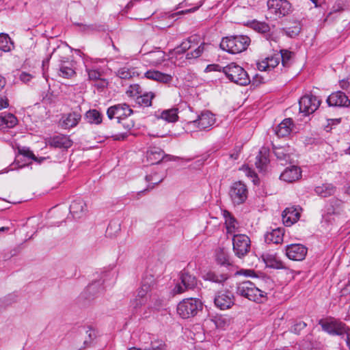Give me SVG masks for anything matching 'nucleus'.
I'll use <instances>...</instances> for the list:
<instances>
[{"label":"nucleus","mask_w":350,"mask_h":350,"mask_svg":"<svg viewBox=\"0 0 350 350\" xmlns=\"http://www.w3.org/2000/svg\"><path fill=\"white\" fill-rule=\"evenodd\" d=\"M206 69L216 71L222 70L230 81L240 85H248L251 81L247 72L235 63H231L224 67H221L217 64L209 65Z\"/></svg>","instance_id":"f257e3e1"},{"label":"nucleus","mask_w":350,"mask_h":350,"mask_svg":"<svg viewBox=\"0 0 350 350\" xmlns=\"http://www.w3.org/2000/svg\"><path fill=\"white\" fill-rule=\"evenodd\" d=\"M250 43V38L245 35L227 36L222 39L220 48L229 53L238 54L247 50Z\"/></svg>","instance_id":"f03ea898"},{"label":"nucleus","mask_w":350,"mask_h":350,"mask_svg":"<svg viewBox=\"0 0 350 350\" xmlns=\"http://www.w3.org/2000/svg\"><path fill=\"white\" fill-rule=\"evenodd\" d=\"M236 293L238 295L256 303H263L267 299V293L249 280L239 283Z\"/></svg>","instance_id":"7ed1b4c3"},{"label":"nucleus","mask_w":350,"mask_h":350,"mask_svg":"<svg viewBox=\"0 0 350 350\" xmlns=\"http://www.w3.org/2000/svg\"><path fill=\"white\" fill-rule=\"evenodd\" d=\"M268 18L277 20L288 15L292 12V5L287 0H269L267 1Z\"/></svg>","instance_id":"20e7f679"},{"label":"nucleus","mask_w":350,"mask_h":350,"mask_svg":"<svg viewBox=\"0 0 350 350\" xmlns=\"http://www.w3.org/2000/svg\"><path fill=\"white\" fill-rule=\"evenodd\" d=\"M202 309V303L196 298L183 299L177 306V312L183 319L196 316Z\"/></svg>","instance_id":"39448f33"},{"label":"nucleus","mask_w":350,"mask_h":350,"mask_svg":"<svg viewBox=\"0 0 350 350\" xmlns=\"http://www.w3.org/2000/svg\"><path fill=\"white\" fill-rule=\"evenodd\" d=\"M64 50H66V47H57L53 49L51 55L59 57L60 64L59 65V77L66 79H71L76 75L75 70L74 62L69 61L68 57H62L60 55L62 53Z\"/></svg>","instance_id":"423d86ee"},{"label":"nucleus","mask_w":350,"mask_h":350,"mask_svg":"<svg viewBox=\"0 0 350 350\" xmlns=\"http://www.w3.org/2000/svg\"><path fill=\"white\" fill-rule=\"evenodd\" d=\"M319 325L324 332L332 336H344L349 330L345 323L334 319H321Z\"/></svg>","instance_id":"0eeeda50"},{"label":"nucleus","mask_w":350,"mask_h":350,"mask_svg":"<svg viewBox=\"0 0 350 350\" xmlns=\"http://www.w3.org/2000/svg\"><path fill=\"white\" fill-rule=\"evenodd\" d=\"M251 241L245 234H234L232 237V250L234 254L241 258L250 250Z\"/></svg>","instance_id":"6e6552de"},{"label":"nucleus","mask_w":350,"mask_h":350,"mask_svg":"<svg viewBox=\"0 0 350 350\" xmlns=\"http://www.w3.org/2000/svg\"><path fill=\"white\" fill-rule=\"evenodd\" d=\"M247 186L241 181L232 183L229 190V196L234 205L243 204L247 198Z\"/></svg>","instance_id":"1a4fd4ad"},{"label":"nucleus","mask_w":350,"mask_h":350,"mask_svg":"<svg viewBox=\"0 0 350 350\" xmlns=\"http://www.w3.org/2000/svg\"><path fill=\"white\" fill-rule=\"evenodd\" d=\"M180 283H177L173 289V294H180L187 289L194 288L197 285L196 278L183 270L180 275Z\"/></svg>","instance_id":"9d476101"},{"label":"nucleus","mask_w":350,"mask_h":350,"mask_svg":"<svg viewBox=\"0 0 350 350\" xmlns=\"http://www.w3.org/2000/svg\"><path fill=\"white\" fill-rule=\"evenodd\" d=\"M321 104L320 100L312 94L303 96L299 100V111L305 116L314 113Z\"/></svg>","instance_id":"9b49d317"},{"label":"nucleus","mask_w":350,"mask_h":350,"mask_svg":"<svg viewBox=\"0 0 350 350\" xmlns=\"http://www.w3.org/2000/svg\"><path fill=\"white\" fill-rule=\"evenodd\" d=\"M234 301L233 293L228 290L218 291L214 298L215 306L221 310L230 308L234 304Z\"/></svg>","instance_id":"f8f14e48"},{"label":"nucleus","mask_w":350,"mask_h":350,"mask_svg":"<svg viewBox=\"0 0 350 350\" xmlns=\"http://www.w3.org/2000/svg\"><path fill=\"white\" fill-rule=\"evenodd\" d=\"M133 113V110L126 103L115 105L108 108L107 115L111 120L116 118L118 123H121L122 120H124L128 116Z\"/></svg>","instance_id":"ddd939ff"},{"label":"nucleus","mask_w":350,"mask_h":350,"mask_svg":"<svg viewBox=\"0 0 350 350\" xmlns=\"http://www.w3.org/2000/svg\"><path fill=\"white\" fill-rule=\"evenodd\" d=\"M215 122L214 115L209 111H204L198 116V119L189 122L188 124L200 130H208L214 124Z\"/></svg>","instance_id":"4468645a"},{"label":"nucleus","mask_w":350,"mask_h":350,"mask_svg":"<svg viewBox=\"0 0 350 350\" xmlns=\"http://www.w3.org/2000/svg\"><path fill=\"white\" fill-rule=\"evenodd\" d=\"M111 275L109 271L104 273L100 280L94 281L91 283L85 289L84 294L86 299H93L98 294L102 293L103 290V285L108 278Z\"/></svg>","instance_id":"2eb2a0df"},{"label":"nucleus","mask_w":350,"mask_h":350,"mask_svg":"<svg viewBox=\"0 0 350 350\" xmlns=\"http://www.w3.org/2000/svg\"><path fill=\"white\" fill-rule=\"evenodd\" d=\"M286 255L292 260H303L307 254L308 248L302 244L295 243L286 245Z\"/></svg>","instance_id":"dca6fc26"},{"label":"nucleus","mask_w":350,"mask_h":350,"mask_svg":"<svg viewBox=\"0 0 350 350\" xmlns=\"http://www.w3.org/2000/svg\"><path fill=\"white\" fill-rule=\"evenodd\" d=\"M342 201L338 199L332 200L329 204L325 207L323 219L327 223H332L333 215H339L342 211Z\"/></svg>","instance_id":"f3484780"},{"label":"nucleus","mask_w":350,"mask_h":350,"mask_svg":"<svg viewBox=\"0 0 350 350\" xmlns=\"http://www.w3.org/2000/svg\"><path fill=\"white\" fill-rule=\"evenodd\" d=\"M81 119L80 111H74L68 113L63 114L59 120V124L62 128L68 129L75 127Z\"/></svg>","instance_id":"a211bd4d"},{"label":"nucleus","mask_w":350,"mask_h":350,"mask_svg":"<svg viewBox=\"0 0 350 350\" xmlns=\"http://www.w3.org/2000/svg\"><path fill=\"white\" fill-rule=\"evenodd\" d=\"M327 103L329 106L332 107H348L350 100L344 92L337 91L328 96Z\"/></svg>","instance_id":"6ab92c4d"},{"label":"nucleus","mask_w":350,"mask_h":350,"mask_svg":"<svg viewBox=\"0 0 350 350\" xmlns=\"http://www.w3.org/2000/svg\"><path fill=\"white\" fill-rule=\"evenodd\" d=\"M301 208L290 206L286 208L282 214V221L286 226H291L300 217Z\"/></svg>","instance_id":"aec40b11"},{"label":"nucleus","mask_w":350,"mask_h":350,"mask_svg":"<svg viewBox=\"0 0 350 350\" xmlns=\"http://www.w3.org/2000/svg\"><path fill=\"white\" fill-rule=\"evenodd\" d=\"M86 211V204L81 198L74 200L70 205V213L74 218H81L85 215Z\"/></svg>","instance_id":"412c9836"},{"label":"nucleus","mask_w":350,"mask_h":350,"mask_svg":"<svg viewBox=\"0 0 350 350\" xmlns=\"http://www.w3.org/2000/svg\"><path fill=\"white\" fill-rule=\"evenodd\" d=\"M301 175V172L299 167L293 165L290 167H286L283 172L280 174V179L288 182L292 183L298 180Z\"/></svg>","instance_id":"4be33fe9"},{"label":"nucleus","mask_w":350,"mask_h":350,"mask_svg":"<svg viewBox=\"0 0 350 350\" xmlns=\"http://www.w3.org/2000/svg\"><path fill=\"white\" fill-rule=\"evenodd\" d=\"M147 159L150 164H158L163 161L165 157L170 158V155H165L162 149L158 147L150 148L147 151Z\"/></svg>","instance_id":"5701e85b"},{"label":"nucleus","mask_w":350,"mask_h":350,"mask_svg":"<svg viewBox=\"0 0 350 350\" xmlns=\"http://www.w3.org/2000/svg\"><path fill=\"white\" fill-rule=\"evenodd\" d=\"M262 258L267 267L277 269H286L285 264L275 254L265 253L262 254Z\"/></svg>","instance_id":"b1692460"},{"label":"nucleus","mask_w":350,"mask_h":350,"mask_svg":"<svg viewBox=\"0 0 350 350\" xmlns=\"http://www.w3.org/2000/svg\"><path fill=\"white\" fill-rule=\"evenodd\" d=\"M144 77L148 79L163 83H169L172 81V75L155 70H149L146 71L144 73Z\"/></svg>","instance_id":"393cba45"},{"label":"nucleus","mask_w":350,"mask_h":350,"mask_svg":"<svg viewBox=\"0 0 350 350\" xmlns=\"http://www.w3.org/2000/svg\"><path fill=\"white\" fill-rule=\"evenodd\" d=\"M293 126V120L291 118H286L278 125L275 133L278 137H286L291 133Z\"/></svg>","instance_id":"a878e982"},{"label":"nucleus","mask_w":350,"mask_h":350,"mask_svg":"<svg viewBox=\"0 0 350 350\" xmlns=\"http://www.w3.org/2000/svg\"><path fill=\"white\" fill-rule=\"evenodd\" d=\"M17 122V118L12 113H4L0 116V129L13 128Z\"/></svg>","instance_id":"bb28decb"},{"label":"nucleus","mask_w":350,"mask_h":350,"mask_svg":"<svg viewBox=\"0 0 350 350\" xmlns=\"http://www.w3.org/2000/svg\"><path fill=\"white\" fill-rule=\"evenodd\" d=\"M154 280L152 276L149 278H144L140 288H138L136 296L147 300V295L151 291Z\"/></svg>","instance_id":"cd10ccee"},{"label":"nucleus","mask_w":350,"mask_h":350,"mask_svg":"<svg viewBox=\"0 0 350 350\" xmlns=\"http://www.w3.org/2000/svg\"><path fill=\"white\" fill-rule=\"evenodd\" d=\"M49 146L58 148H67L70 146V141L66 136L57 135L48 140Z\"/></svg>","instance_id":"c85d7f7f"},{"label":"nucleus","mask_w":350,"mask_h":350,"mask_svg":"<svg viewBox=\"0 0 350 350\" xmlns=\"http://www.w3.org/2000/svg\"><path fill=\"white\" fill-rule=\"evenodd\" d=\"M283 235V230L278 228L270 232H267L265 236V239L267 243H273L278 244L282 242Z\"/></svg>","instance_id":"c756f323"},{"label":"nucleus","mask_w":350,"mask_h":350,"mask_svg":"<svg viewBox=\"0 0 350 350\" xmlns=\"http://www.w3.org/2000/svg\"><path fill=\"white\" fill-rule=\"evenodd\" d=\"M225 224L226 227L227 234L234 235L238 230L239 226L236 219L228 211L224 212Z\"/></svg>","instance_id":"7c9ffc66"},{"label":"nucleus","mask_w":350,"mask_h":350,"mask_svg":"<svg viewBox=\"0 0 350 350\" xmlns=\"http://www.w3.org/2000/svg\"><path fill=\"white\" fill-rule=\"evenodd\" d=\"M314 191L318 196L323 198H327L335 193L336 187L332 184L325 183L316 187Z\"/></svg>","instance_id":"2f4dec72"},{"label":"nucleus","mask_w":350,"mask_h":350,"mask_svg":"<svg viewBox=\"0 0 350 350\" xmlns=\"http://www.w3.org/2000/svg\"><path fill=\"white\" fill-rule=\"evenodd\" d=\"M116 75L120 79H129L139 76L140 73L137 71L136 68L124 66L118 69Z\"/></svg>","instance_id":"473e14b6"},{"label":"nucleus","mask_w":350,"mask_h":350,"mask_svg":"<svg viewBox=\"0 0 350 350\" xmlns=\"http://www.w3.org/2000/svg\"><path fill=\"white\" fill-rule=\"evenodd\" d=\"M301 29V25L300 22L294 21L293 23V26L283 27L282 29V31L290 38H295L299 34Z\"/></svg>","instance_id":"72a5a7b5"},{"label":"nucleus","mask_w":350,"mask_h":350,"mask_svg":"<svg viewBox=\"0 0 350 350\" xmlns=\"http://www.w3.org/2000/svg\"><path fill=\"white\" fill-rule=\"evenodd\" d=\"M85 119L90 124H99L102 122V115L96 109H90L85 113Z\"/></svg>","instance_id":"f704fd0d"},{"label":"nucleus","mask_w":350,"mask_h":350,"mask_svg":"<svg viewBox=\"0 0 350 350\" xmlns=\"http://www.w3.org/2000/svg\"><path fill=\"white\" fill-rule=\"evenodd\" d=\"M14 47V43L7 33H0V50L8 52Z\"/></svg>","instance_id":"c9c22d12"},{"label":"nucleus","mask_w":350,"mask_h":350,"mask_svg":"<svg viewBox=\"0 0 350 350\" xmlns=\"http://www.w3.org/2000/svg\"><path fill=\"white\" fill-rule=\"evenodd\" d=\"M160 118L167 122H175L178 118V109L176 108H172L164 110L161 113Z\"/></svg>","instance_id":"e433bc0d"},{"label":"nucleus","mask_w":350,"mask_h":350,"mask_svg":"<svg viewBox=\"0 0 350 350\" xmlns=\"http://www.w3.org/2000/svg\"><path fill=\"white\" fill-rule=\"evenodd\" d=\"M155 95L153 92H146L137 96V103L142 107H150L152 105V100Z\"/></svg>","instance_id":"4c0bfd02"},{"label":"nucleus","mask_w":350,"mask_h":350,"mask_svg":"<svg viewBox=\"0 0 350 350\" xmlns=\"http://www.w3.org/2000/svg\"><path fill=\"white\" fill-rule=\"evenodd\" d=\"M204 280L221 284L225 282L228 277L224 274H217L215 272H208L203 275Z\"/></svg>","instance_id":"58836bf2"},{"label":"nucleus","mask_w":350,"mask_h":350,"mask_svg":"<svg viewBox=\"0 0 350 350\" xmlns=\"http://www.w3.org/2000/svg\"><path fill=\"white\" fill-rule=\"evenodd\" d=\"M251 28L254 29L255 31L265 34L270 31V26L265 22H260L257 21H254L252 22Z\"/></svg>","instance_id":"ea45409f"},{"label":"nucleus","mask_w":350,"mask_h":350,"mask_svg":"<svg viewBox=\"0 0 350 350\" xmlns=\"http://www.w3.org/2000/svg\"><path fill=\"white\" fill-rule=\"evenodd\" d=\"M193 42L194 38L193 39L192 37H189L187 40H184L179 46L174 49L175 54L180 55L185 53L193 46L192 43Z\"/></svg>","instance_id":"a19ab883"},{"label":"nucleus","mask_w":350,"mask_h":350,"mask_svg":"<svg viewBox=\"0 0 350 350\" xmlns=\"http://www.w3.org/2000/svg\"><path fill=\"white\" fill-rule=\"evenodd\" d=\"M149 59L152 64H161L165 60V53L162 51H152L148 53Z\"/></svg>","instance_id":"79ce46f5"},{"label":"nucleus","mask_w":350,"mask_h":350,"mask_svg":"<svg viewBox=\"0 0 350 350\" xmlns=\"http://www.w3.org/2000/svg\"><path fill=\"white\" fill-rule=\"evenodd\" d=\"M164 299L158 295H150V302L148 308L158 311L164 306Z\"/></svg>","instance_id":"37998d69"},{"label":"nucleus","mask_w":350,"mask_h":350,"mask_svg":"<svg viewBox=\"0 0 350 350\" xmlns=\"http://www.w3.org/2000/svg\"><path fill=\"white\" fill-rule=\"evenodd\" d=\"M268 162L269 159L267 157L265 153L263 154L262 152L260 150L258 155L256 158L255 165L256 167L258 168L260 171H262L265 170Z\"/></svg>","instance_id":"c03bdc74"},{"label":"nucleus","mask_w":350,"mask_h":350,"mask_svg":"<svg viewBox=\"0 0 350 350\" xmlns=\"http://www.w3.org/2000/svg\"><path fill=\"white\" fill-rule=\"evenodd\" d=\"M273 152L277 159L281 161L287 162L290 159V155L285 152L283 147H274Z\"/></svg>","instance_id":"a18cd8bd"},{"label":"nucleus","mask_w":350,"mask_h":350,"mask_svg":"<svg viewBox=\"0 0 350 350\" xmlns=\"http://www.w3.org/2000/svg\"><path fill=\"white\" fill-rule=\"evenodd\" d=\"M145 350H166V345L162 340H154L151 341L149 346L145 347Z\"/></svg>","instance_id":"49530a36"},{"label":"nucleus","mask_w":350,"mask_h":350,"mask_svg":"<svg viewBox=\"0 0 350 350\" xmlns=\"http://www.w3.org/2000/svg\"><path fill=\"white\" fill-rule=\"evenodd\" d=\"M146 299H143L135 296L134 299L131 300L130 306L132 308L133 312H137L142 306H144L146 304Z\"/></svg>","instance_id":"de8ad7c7"},{"label":"nucleus","mask_w":350,"mask_h":350,"mask_svg":"<svg viewBox=\"0 0 350 350\" xmlns=\"http://www.w3.org/2000/svg\"><path fill=\"white\" fill-rule=\"evenodd\" d=\"M293 53L287 50H282L280 55H279L280 59H282V64L284 67H288L290 65V62L292 58Z\"/></svg>","instance_id":"09e8293b"},{"label":"nucleus","mask_w":350,"mask_h":350,"mask_svg":"<svg viewBox=\"0 0 350 350\" xmlns=\"http://www.w3.org/2000/svg\"><path fill=\"white\" fill-rule=\"evenodd\" d=\"M204 43H202L198 48L194 49L193 51L187 53L186 55V58L190 59L200 57L204 51Z\"/></svg>","instance_id":"8fccbe9b"},{"label":"nucleus","mask_w":350,"mask_h":350,"mask_svg":"<svg viewBox=\"0 0 350 350\" xmlns=\"http://www.w3.org/2000/svg\"><path fill=\"white\" fill-rule=\"evenodd\" d=\"M215 322L217 327L223 328L230 324L231 319L227 316H220L216 318Z\"/></svg>","instance_id":"3c124183"},{"label":"nucleus","mask_w":350,"mask_h":350,"mask_svg":"<svg viewBox=\"0 0 350 350\" xmlns=\"http://www.w3.org/2000/svg\"><path fill=\"white\" fill-rule=\"evenodd\" d=\"M217 262L222 265H230L231 262L230 261L228 256L224 253L223 250H220L217 254Z\"/></svg>","instance_id":"603ef678"},{"label":"nucleus","mask_w":350,"mask_h":350,"mask_svg":"<svg viewBox=\"0 0 350 350\" xmlns=\"http://www.w3.org/2000/svg\"><path fill=\"white\" fill-rule=\"evenodd\" d=\"M307 324L301 321H297L291 327V332L295 334H300V332L302 329H305Z\"/></svg>","instance_id":"864d4df0"},{"label":"nucleus","mask_w":350,"mask_h":350,"mask_svg":"<svg viewBox=\"0 0 350 350\" xmlns=\"http://www.w3.org/2000/svg\"><path fill=\"white\" fill-rule=\"evenodd\" d=\"M164 177L163 176H158L157 173L154 174L147 175L146 176V180L148 183H152L154 185H157L161 183L163 180Z\"/></svg>","instance_id":"5fc2aeb1"},{"label":"nucleus","mask_w":350,"mask_h":350,"mask_svg":"<svg viewBox=\"0 0 350 350\" xmlns=\"http://www.w3.org/2000/svg\"><path fill=\"white\" fill-rule=\"evenodd\" d=\"M142 93L141 87L138 84L131 85L127 94L131 96H137Z\"/></svg>","instance_id":"6e6d98bb"},{"label":"nucleus","mask_w":350,"mask_h":350,"mask_svg":"<svg viewBox=\"0 0 350 350\" xmlns=\"http://www.w3.org/2000/svg\"><path fill=\"white\" fill-rule=\"evenodd\" d=\"M86 334H88V339H85L84 341H83V347H81V349L82 348H85L86 347H88L90 342L95 338L96 337V334H95V332L94 330H93L91 328H89L87 331H86Z\"/></svg>","instance_id":"4d7b16f0"},{"label":"nucleus","mask_w":350,"mask_h":350,"mask_svg":"<svg viewBox=\"0 0 350 350\" xmlns=\"http://www.w3.org/2000/svg\"><path fill=\"white\" fill-rule=\"evenodd\" d=\"M280 62V57L279 55H277L275 57H267V68L271 67L275 68L279 64Z\"/></svg>","instance_id":"13d9d810"},{"label":"nucleus","mask_w":350,"mask_h":350,"mask_svg":"<svg viewBox=\"0 0 350 350\" xmlns=\"http://www.w3.org/2000/svg\"><path fill=\"white\" fill-rule=\"evenodd\" d=\"M100 73L95 70H90L88 71V77L90 80H98L100 79Z\"/></svg>","instance_id":"bf43d9fd"},{"label":"nucleus","mask_w":350,"mask_h":350,"mask_svg":"<svg viewBox=\"0 0 350 350\" xmlns=\"http://www.w3.org/2000/svg\"><path fill=\"white\" fill-rule=\"evenodd\" d=\"M121 123L122 124L123 127L127 130H131L134 126V123L131 120H128L126 118L124 120H122Z\"/></svg>","instance_id":"052dcab7"},{"label":"nucleus","mask_w":350,"mask_h":350,"mask_svg":"<svg viewBox=\"0 0 350 350\" xmlns=\"http://www.w3.org/2000/svg\"><path fill=\"white\" fill-rule=\"evenodd\" d=\"M9 106L8 99L6 96L0 97V110L7 108Z\"/></svg>","instance_id":"680f3d73"},{"label":"nucleus","mask_w":350,"mask_h":350,"mask_svg":"<svg viewBox=\"0 0 350 350\" xmlns=\"http://www.w3.org/2000/svg\"><path fill=\"white\" fill-rule=\"evenodd\" d=\"M20 152L28 158H31L33 160L36 159L33 153L31 151H30L29 150H20Z\"/></svg>","instance_id":"e2e57ef3"},{"label":"nucleus","mask_w":350,"mask_h":350,"mask_svg":"<svg viewBox=\"0 0 350 350\" xmlns=\"http://www.w3.org/2000/svg\"><path fill=\"white\" fill-rule=\"evenodd\" d=\"M82 27H83L82 30L84 31H92L96 30V27L94 25H82Z\"/></svg>","instance_id":"0e129e2a"},{"label":"nucleus","mask_w":350,"mask_h":350,"mask_svg":"<svg viewBox=\"0 0 350 350\" xmlns=\"http://www.w3.org/2000/svg\"><path fill=\"white\" fill-rule=\"evenodd\" d=\"M112 137H113L114 140H124L127 137V134H126V133H120V134L115 135Z\"/></svg>","instance_id":"69168bd1"},{"label":"nucleus","mask_w":350,"mask_h":350,"mask_svg":"<svg viewBox=\"0 0 350 350\" xmlns=\"http://www.w3.org/2000/svg\"><path fill=\"white\" fill-rule=\"evenodd\" d=\"M240 148L239 149H235V152L230 154V157L232 159L237 160L239 158V152H240Z\"/></svg>","instance_id":"338daca9"},{"label":"nucleus","mask_w":350,"mask_h":350,"mask_svg":"<svg viewBox=\"0 0 350 350\" xmlns=\"http://www.w3.org/2000/svg\"><path fill=\"white\" fill-rule=\"evenodd\" d=\"M203 1L204 0H200L199 3L197 4V5L191 9H189V10H187L185 11V12H194L196 11V10H198L200 7L202 6V3H203Z\"/></svg>","instance_id":"774afa93"}]
</instances>
